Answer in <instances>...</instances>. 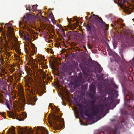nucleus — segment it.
<instances>
[{
    "mask_svg": "<svg viewBox=\"0 0 134 134\" xmlns=\"http://www.w3.org/2000/svg\"><path fill=\"white\" fill-rule=\"evenodd\" d=\"M104 99V100H103V104L100 105L99 108L98 109H95L94 105L95 100H92L87 103L86 105L87 106L90 108V109L92 111V113H91L90 111L89 110H86L85 111L83 107H82V105H80L79 110L82 117L84 118V114L88 116V118L93 119L94 116L97 117L99 114L103 113L104 111V109L110 107L113 101L112 98L111 100L110 98L107 99L105 97Z\"/></svg>",
    "mask_w": 134,
    "mask_h": 134,
    "instance_id": "obj_1",
    "label": "nucleus"
},
{
    "mask_svg": "<svg viewBox=\"0 0 134 134\" xmlns=\"http://www.w3.org/2000/svg\"><path fill=\"white\" fill-rule=\"evenodd\" d=\"M126 93L129 96V99H128L125 97L124 99L125 106V107L131 112L133 111L132 105L134 100V88L130 90H128L126 92Z\"/></svg>",
    "mask_w": 134,
    "mask_h": 134,
    "instance_id": "obj_2",
    "label": "nucleus"
},
{
    "mask_svg": "<svg viewBox=\"0 0 134 134\" xmlns=\"http://www.w3.org/2000/svg\"><path fill=\"white\" fill-rule=\"evenodd\" d=\"M53 126L55 129H58L62 127L64 121L59 116L57 115L54 114L53 115Z\"/></svg>",
    "mask_w": 134,
    "mask_h": 134,
    "instance_id": "obj_3",
    "label": "nucleus"
},
{
    "mask_svg": "<svg viewBox=\"0 0 134 134\" xmlns=\"http://www.w3.org/2000/svg\"><path fill=\"white\" fill-rule=\"evenodd\" d=\"M79 66L81 68L85 77L89 76L91 75L92 72L93 71H96V70H93L91 69V66L86 64L85 63L84 64H81L79 65Z\"/></svg>",
    "mask_w": 134,
    "mask_h": 134,
    "instance_id": "obj_4",
    "label": "nucleus"
},
{
    "mask_svg": "<svg viewBox=\"0 0 134 134\" xmlns=\"http://www.w3.org/2000/svg\"><path fill=\"white\" fill-rule=\"evenodd\" d=\"M86 27L87 31L89 32L90 34H96L97 29L93 24H88Z\"/></svg>",
    "mask_w": 134,
    "mask_h": 134,
    "instance_id": "obj_5",
    "label": "nucleus"
},
{
    "mask_svg": "<svg viewBox=\"0 0 134 134\" xmlns=\"http://www.w3.org/2000/svg\"><path fill=\"white\" fill-rule=\"evenodd\" d=\"M85 82V79L83 77L82 74L80 73L79 74L77 81L76 82L74 86L75 87H77L81 84L84 83Z\"/></svg>",
    "mask_w": 134,
    "mask_h": 134,
    "instance_id": "obj_6",
    "label": "nucleus"
},
{
    "mask_svg": "<svg viewBox=\"0 0 134 134\" xmlns=\"http://www.w3.org/2000/svg\"><path fill=\"white\" fill-rule=\"evenodd\" d=\"M91 20L92 21H95L96 22L98 21L99 23L103 25H105V23L103 21L102 19L100 17H99L98 16L93 14V16H91L90 17Z\"/></svg>",
    "mask_w": 134,
    "mask_h": 134,
    "instance_id": "obj_7",
    "label": "nucleus"
},
{
    "mask_svg": "<svg viewBox=\"0 0 134 134\" xmlns=\"http://www.w3.org/2000/svg\"><path fill=\"white\" fill-rule=\"evenodd\" d=\"M31 20V16L30 15L28 14H27L25 16H24L23 18V21H20L19 23L20 25L24 24L25 26L26 25L25 24V22L26 21V20H27L28 21H30Z\"/></svg>",
    "mask_w": 134,
    "mask_h": 134,
    "instance_id": "obj_8",
    "label": "nucleus"
},
{
    "mask_svg": "<svg viewBox=\"0 0 134 134\" xmlns=\"http://www.w3.org/2000/svg\"><path fill=\"white\" fill-rule=\"evenodd\" d=\"M98 91L101 94L104 93L106 89V87L104 84L103 83H98L97 85Z\"/></svg>",
    "mask_w": 134,
    "mask_h": 134,
    "instance_id": "obj_9",
    "label": "nucleus"
},
{
    "mask_svg": "<svg viewBox=\"0 0 134 134\" xmlns=\"http://www.w3.org/2000/svg\"><path fill=\"white\" fill-rule=\"evenodd\" d=\"M44 91L39 89H35L30 91L31 94L35 95V93L38 94L40 96H41L43 94Z\"/></svg>",
    "mask_w": 134,
    "mask_h": 134,
    "instance_id": "obj_10",
    "label": "nucleus"
},
{
    "mask_svg": "<svg viewBox=\"0 0 134 134\" xmlns=\"http://www.w3.org/2000/svg\"><path fill=\"white\" fill-rule=\"evenodd\" d=\"M20 132L24 134H30L32 132V131L30 129L27 128H25L23 129L22 128H20Z\"/></svg>",
    "mask_w": 134,
    "mask_h": 134,
    "instance_id": "obj_11",
    "label": "nucleus"
},
{
    "mask_svg": "<svg viewBox=\"0 0 134 134\" xmlns=\"http://www.w3.org/2000/svg\"><path fill=\"white\" fill-rule=\"evenodd\" d=\"M96 90L95 87L92 85L89 86L90 93L92 97H94L96 94Z\"/></svg>",
    "mask_w": 134,
    "mask_h": 134,
    "instance_id": "obj_12",
    "label": "nucleus"
},
{
    "mask_svg": "<svg viewBox=\"0 0 134 134\" xmlns=\"http://www.w3.org/2000/svg\"><path fill=\"white\" fill-rule=\"evenodd\" d=\"M40 132L41 134H48V131L47 130L43 127H41L39 129ZM37 134H40L38 133Z\"/></svg>",
    "mask_w": 134,
    "mask_h": 134,
    "instance_id": "obj_13",
    "label": "nucleus"
},
{
    "mask_svg": "<svg viewBox=\"0 0 134 134\" xmlns=\"http://www.w3.org/2000/svg\"><path fill=\"white\" fill-rule=\"evenodd\" d=\"M91 66L94 68H96L99 65V64L97 61H91Z\"/></svg>",
    "mask_w": 134,
    "mask_h": 134,
    "instance_id": "obj_14",
    "label": "nucleus"
},
{
    "mask_svg": "<svg viewBox=\"0 0 134 134\" xmlns=\"http://www.w3.org/2000/svg\"><path fill=\"white\" fill-rule=\"evenodd\" d=\"M14 46L15 51L19 53H20L21 49L19 48L20 47L19 44L17 43L14 45Z\"/></svg>",
    "mask_w": 134,
    "mask_h": 134,
    "instance_id": "obj_15",
    "label": "nucleus"
},
{
    "mask_svg": "<svg viewBox=\"0 0 134 134\" xmlns=\"http://www.w3.org/2000/svg\"><path fill=\"white\" fill-rule=\"evenodd\" d=\"M120 69L122 72L126 73H128V69L127 68L125 67H121Z\"/></svg>",
    "mask_w": 134,
    "mask_h": 134,
    "instance_id": "obj_16",
    "label": "nucleus"
},
{
    "mask_svg": "<svg viewBox=\"0 0 134 134\" xmlns=\"http://www.w3.org/2000/svg\"><path fill=\"white\" fill-rule=\"evenodd\" d=\"M97 69V71L99 73H100L103 70V68L100 66L99 64L96 68Z\"/></svg>",
    "mask_w": 134,
    "mask_h": 134,
    "instance_id": "obj_17",
    "label": "nucleus"
},
{
    "mask_svg": "<svg viewBox=\"0 0 134 134\" xmlns=\"http://www.w3.org/2000/svg\"><path fill=\"white\" fill-rule=\"evenodd\" d=\"M37 5H34L32 6V11L34 12V11H36L37 8Z\"/></svg>",
    "mask_w": 134,
    "mask_h": 134,
    "instance_id": "obj_18",
    "label": "nucleus"
},
{
    "mask_svg": "<svg viewBox=\"0 0 134 134\" xmlns=\"http://www.w3.org/2000/svg\"><path fill=\"white\" fill-rule=\"evenodd\" d=\"M118 2L119 3H123L124 4L126 2V0H118Z\"/></svg>",
    "mask_w": 134,
    "mask_h": 134,
    "instance_id": "obj_19",
    "label": "nucleus"
},
{
    "mask_svg": "<svg viewBox=\"0 0 134 134\" xmlns=\"http://www.w3.org/2000/svg\"><path fill=\"white\" fill-rule=\"evenodd\" d=\"M118 129V127L117 126H116L115 127V130L114 132V134H115L117 132V130Z\"/></svg>",
    "mask_w": 134,
    "mask_h": 134,
    "instance_id": "obj_20",
    "label": "nucleus"
},
{
    "mask_svg": "<svg viewBox=\"0 0 134 134\" xmlns=\"http://www.w3.org/2000/svg\"><path fill=\"white\" fill-rule=\"evenodd\" d=\"M107 132H100L99 133H98V134H111L110 133L109 134L107 133Z\"/></svg>",
    "mask_w": 134,
    "mask_h": 134,
    "instance_id": "obj_21",
    "label": "nucleus"
},
{
    "mask_svg": "<svg viewBox=\"0 0 134 134\" xmlns=\"http://www.w3.org/2000/svg\"><path fill=\"white\" fill-rule=\"evenodd\" d=\"M26 6H27V5ZM31 6L30 5H28L27 7L26 6V7L28 8L29 10L30 11H32V8H31Z\"/></svg>",
    "mask_w": 134,
    "mask_h": 134,
    "instance_id": "obj_22",
    "label": "nucleus"
},
{
    "mask_svg": "<svg viewBox=\"0 0 134 134\" xmlns=\"http://www.w3.org/2000/svg\"><path fill=\"white\" fill-rule=\"evenodd\" d=\"M10 134H15V129L14 128L12 129L11 133Z\"/></svg>",
    "mask_w": 134,
    "mask_h": 134,
    "instance_id": "obj_23",
    "label": "nucleus"
},
{
    "mask_svg": "<svg viewBox=\"0 0 134 134\" xmlns=\"http://www.w3.org/2000/svg\"><path fill=\"white\" fill-rule=\"evenodd\" d=\"M6 105L7 107L9 109H10V107L9 105V104H8V102H7L6 103Z\"/></svg>",
    "mask_w": 134,
    "mask_h": 134,
    "instance_id": "obj_24",
    "label": "nucleus"
},
{
    "mask_svg": "<svg viewBox=\"0 0 134 134\" xmlns=\"http://www.w3.org/2000/svg\"><path fill=\"white\" fill-rule=\"evenodd\" d=\"M13 38L12 36H9L8 39L9 41H10L12 40Z\"/></svg>",
    "mask_w": 134,
    "mask_h": 134,
    "instance_id": "obj_25",
    "label": "nucleus"
},
{
    "mask_svg": "<svg viewBox=\"0 0 134 134\" xmlns=\"http://www.w3.org/2000/svg\"><path fill=\"white\" fill-rule=\"evenodd\" d=\"M97 78H98L99 80H100L102 79V75H101L99 76H98L97 75H96Z\"/></svg>",
    "mask_w": 134,
    "mask_h": 134,
    "instance_id": "obj_26",
    "label": "nucleus"
},
{
    "mask_svg": "<svg viewBox=\"0 0 134 134\" xmlns=\"http://www.w3.org/2000/svg\"><path fill=\"white\" fill-rule=\"evenodd\" d=\"M51 18L52 21L53 22H54V21L55 20V19H54V18L53 17V16H52Z\"/></svg>",
    "mask_w": 134,
    "mask_h": 134,
    "instance_id": "obj_27",
    "label": "nucleus"
},
{
    "mask_svg": "<svg viewBox=\"0 0 134 134\" xmlns=\"http://www.w3.org/2000/svg\"><path fill=\"white\" fill-rule=\"evenodd\" d=\"M10 70L11 72H13L15 70V69H12Z\"/></svg>",
    "mask_w": 134,
    "mask_h": 134,
    "instance_id": "obj_28",
    "label": "nucleus"
},
{
    "mask_svg": "<svg viewBox=\"0 0 134 134\" xmlns=\"http://www.w3.org/2000/svg\"><path fill=\"white\" fill-rule=\"evenodd\" d=\"M121 58H122V59H123V60L124 61L125 60V59H124V58L123 55L122 54H121Z\"/></svg>",
    "mask_w": 134,
    "mask_h": 134,
    "instance_id": "obj_29",
    "label": "nucleus"
},
{
    "mask_svg": "<svg viewBox=\"0 0 134 134\" xmlns=\"http://www.w3.org/2000/svg\"><path fill=\"white\" fill-rule=\"evenodd\" d=\"M6 44H5V47H8L9 46V45L7 44V42H6Z\"/></svg>",
    "mask_w": 134,
    "mask_h": 134,
    "instance_id": "obj_30",
    "label": "nucleus"
},
{
    "mask_svg": "<svg viewBox=\"0 0 134 134\" xmlns=\"http://www.w3.org/2000/svg\"><path fill=\"white\" fill-rule=\"evenodd\" d=\"M24 48V49H25V52L26 53H27L28 51H27V48L25 47Z\"/></svg>",
    "mask_w": 134,
    "mask_h": 134,
    "instance_id": "obj_31",
    "label": "nucleus"
},
{
    "mask_svg": "<svg viewBox=\"0 0 134 134\" xmlns=\"http://www.w3.org/2000/svg\"><path fill=\"white\" fill-rule=\"evenodd\" d=\"M29 104L31 105H33V103H32V102H30L29 103Z\"/></svg>",
    "mask_w": 134,
    "mask_h": 134,
    "instance_id": "obj_32",
    "label": "nucleus"
},
{
    "mask_svg": "<svg viewBox=\"0 0 134 134\" xmlns=\"http://www.w3.org/2000/svg\"><path fill=\"white\" fill-rule=\"evenodd\" d=\"M72 72H70V71H69L68 72V74H69L70 75H71V73H72Z\"/></svg>",
    "mask_w": 134,
    "mask_h": 134,
    "instance_id": "obj_33",
    "label": "nucleus"
},
{
    "mask_svg": "<svg viewBox=\"0 0 134 134\" xmlns=\"http://www.w3.org/2000/svg\"><path fill=\"white\" fill-rule=\"evenodd\" d=\"M110 120L111 121L113 122L115 121V120L114 119H110Z\"/></svg>",
    "mask_w": 134,
    "mask_h": 134,
    "instance_id": "obj_34",
    "label": "nucleus"
},
{
    "mask_svg": "<svg viewBox=\"0 0 134 134\" xmlns=\"http://www.w3.org/2000/svg\"><path fill=\"white\" fill-rule=\"evenodd\" d=\"M115 94L116 95V96L115 97V98H116L118 97V94L117 93H115Z\"/></svg>",
    "mask_w": 134,
    "mask_h": 134,
    "instance_id": "obj_35",
    "label": "nucleus"
},
{
    "mask_svg": "<svg viewBox=\"0 0 134 134\" xmlns=\"http://www.w3.org/2000/svg\"><path fill=\"white\" fill-rule=\"evenodd\" d=\"M120 21L121 23L123 22V20L122 19H121Z\"/></svg>",
    "mask_w": 134,
    "mask_h": 134,
    "instance_id": "obj_36",
    "label": "nucleus"
},
{
    "mask_svg": "<svg viewBox=\"0 0 134 134\" xmlns=\"http://www.w3.org/2000/svg\"><path fill=\"white\" fill-rule=\"evenodd\" d=\"M43 75H43V78H44V75L45 76H46V74H45V73H44V74H43Z\"/></svg>",
    "mask_w": 134,
    "mask_h": 134,
    "instance_id": "obj_37",
    "label": "nucleus"
},
{
    "mask_svg": "<svg viewBox=\"0 0 134 134\" xmlns=\"http://www.w3.org/2000/svg\"><path fill=\"white\" fill-rule=\"evenodd\" d=\"M114 2H115V3H117V2L116 1H115V0H114Z\"/></svg>",
    "mask_w": 134,
    "mask_h": 134,
    "instance_id": "obj_38",
    "label": "nucleus"
},
{
    "mask_svg": "<svg viewBox=\"0 0 134 134\" xmlns=\"http://www.w3.org/2000/svg\"><path fill=\"white\" fill-rule=\"evenodd\" d=\"M24 120V119H22V120L19 119V121H23V120Z\"/></svg>",
    "mask_w": 134,
    "mask_h": 134,
    "instance_id": "obj_39",
    "label": "nucleus"
},
{
    "mask_svg": "<svg viewBox=\"0 0 134 134\" xmlns=\"http://www.w3.org/2000/svg\"><path fill=\"white\" fill-rule=\"evenodd\" d=\"M4 25V23H2L1 24V25L2 26L3 25Z\"/></svg>",
    "mask_w": 134,
    "mask_h": 134,
    "instance_id": "obj_40",
    "label": "nucleus"
},
{
    "mask_svg": "<svg viewBox=\"0 0 134 134\" xmlns=\"http://www.w3.org/2000/svg\"><path fill=\"white\" fill-rule=\"evenodd\" d=\"M133 38V39H134V35L133 36V37H132V38Z\"/></svg>",
    "mask_w": 134,
    "mask_h": 134,
    "instance_id": "obj_41",
    "label": "nucleus"
},
{
    "mask_svg": "<svg viewBox=\"0 0 134 134\" xmlns=\"http://www.w3.org/2000/svg\"><path fill=\"white\" fill-rule=\"evenodd\" d=\"M26 10H29V9H28V8H27H27H26Z\"/></svg>",
    "mask_w": 134,
    "mask_h": 134,
    "instance_id": "obj_42",
    "label": "nucleus"
},
{
    "mask_svg": "<svg viewBox=\"0 0 134 134\" xmlns=\"http://www.w3.org/2000/svg\"><path fill=\"white\" fill-rule=\"evenodd\" d=\"M3 29V27H2L1 28V30H2V29Z\"/></svg>",
    "mask_w": 134,
    "mask_h": 134,
    "instance_id": "obj_43",
    "label": "nucleus"
},
{
    "mask_svg": "<svg viewBox=\"0 0 134 134\" xmlns=\"http://www.w3.org/2000/svg\"><path fill=\"white\" fill-rule=\"evenodd\" d=\"M132 42L133 43H134V40H133V41H132Z\"/></svg>",
    "mask_w": 134,
    "mask_h": 134,
    "instance_id": "obj_44",
    "label": "nucleus"
},
{
    "mask_svg": "<svg viewBox=\"0 0 134 134\" xmlns=\"http://www.w3.org/2000/svg\"><path fill=\"white\" fill-rule=\"evenodd\" d=\"M27 39L28 40H29V38H27Z\"/></svg>",
    "mask_w": 134,
    "mask_h": 134,
    "instance_id": "obj_45",
    "label": "nucleus"
},
{
    "mask_svg": "<svg viewBox=\"0 0 134 134\" xmlns=\"http://www.w3.org/2000/svg\"><path fill=\"white\" fill-rule=\"evenodd\" d=\"M8 54H9V56H10V54L9 53H8Z\"/></svg>",
    "mask_w": 134,
    "mask_h": 134,
    "instance_id": "obj_46",
    "label": "nucleus"
},
{
    "mask_svg": "<svg viewBox=\"0 0 134 134\" xmlns=\"http://www.w3.org/2000/svg\"><path fill=\"white\" fill-rule=\"evenodd\" d=\"M123 25L124 26L125 25V24H123Z\"/></svg>",
    "mask_w": 134,
    "mask_h": 134,
    "instance_id": "obj_47",
    "label": "nucleus"
},
{
    "mask_svg": "<svg viewBox=\"0 0 134 134\" xmlns=\"http://www.w3.org/2000/svg\"><path fill=\"white\" fill-rule=\"evenodd\" d=\"M11 78H12V79H13V77H12Z\"/></svg>",
    "mask_w": 134,
    "mask_h": 134,
    "instance_id": "obj_48",
    "label": "nucleus"
},
{
    "mask_svg": "<svg viewBox=\"0 0 134 134\" xmlns=\"http://www.w3.org/2000/svg\"><path fill=\"white\" fill-rule=\"evenodd\" d=\"M37 65H36V66L35 65V67H37Z\"/></svg>",
    "mask_w": 134,
    "mask_h": 134,
    "instance_id": "obj_49",
    "label": "nucleus"
},
{
    "mask_svg": "<svg viewBox=\"0 0 134 134\" xmlns=\"http://www.w3.org/2000/svg\"><path fill=\"white\" fill-rule=\"evenodd\" d=\"M74 19L75 20H76V19L75 18H74Z\"/></svg>",
    "mask_w": 134,
    "mask_h": 134,
    "instance_id": "obj_50",
    "label": "nucleus"
},
{
    "mask_svg": "<svg viewBox=\"0 0 134 134\" xmlns=\"http://www.w3.org/2000/svg\"><path fill=\"white\" fill-rule=\"evenodd\" d=\"M87 16H86V18H87Z\"/></svg>",
    "mask_w": 134,
    "mask_h": 134,
    "instance_id": "obj_51",
    "label": "nucleus"
},
{
    "mask_svg": "<svg viewBox=\"0 0 134 134\" xmlns=\"http://www.w3.org/2000/svg\"><path fill=\"white\" fill-rule=\"evenodd\" d=\"M118 134H120L119 133H118Z\"/></svg>",
    "mask_w": 134,
    "mask_h": 134,
    "instance_id": "obj_52",
    "label": "nucleus"
}]
</instances>
